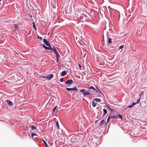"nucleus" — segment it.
Masks as SVG:
<instances>
[{
  "mask_svg": "<svg viewBox=\"0 0 147 147\" xmlns=\"http://www.w3.org/2000/svg\"><path fill=\"white\" fill-rule=\"evenodd\" d=\"M54 49L52 51H54V52L55 53V54L56 55V57L57 58V61H58V58L60 57V56L59 55L58 53V52H57V51H56L55 48L54 47H53Z\"/></svg>",
  "mask_w": 147,
  "mask_h": 147,
  "instance_id": "nucleus-1",
  "label": "nucleus"
},
{
  "mask_svg": "<svg viewBox=\"0 0 147 147\" xmlns=\"http://www.w3.org/2000/svg\"><path fill=\"white\" fill-rule=\"evenodd\" d=\"M142 94H139V95L140 96V98H139L138 99H137V102H136L135 103H133V105H129V106H128L127 107L128 108H131L132 107H133L134 105H135L136 104H137V103H139V102L140 101V97H141V96L142 95Z\"/></svg>",
  "mask_w": 147,
  "mask_h": 147,
  "instance_id": "nucleus-2",
  "label": "nucleus"
},
{
  "mask_svg": "<svg viewBox=\"0 0 147 147\" xmlns=\"http://www.w3.org/2000/svg\"><path fill=\"white\" fill-rule=\"evenodd\" d=\"M42 77L46 78L48 80H50L53 77V74H49L46 76H43Z\"/></svg>",
  "mask_w": 147,
  "mask_h": 147,
  "instance_id": "nucleus-3",
  "label": "nucleus"
},
{
  "mask_svg": "<svg viewBox=\"0 0 147 147\" xmlns=\"http://www.w3.org/2000/svg\"><path fill=\"white\" fill-rule=\"evenodd\" d=\"M66 90H67L68 91H71V90H74V91H78L79 90H78V89L77 88V87H75L74 88H66Z\"/></svg>",
  "mask_w": 147,
  "mask_h": 147,
  "instance_id": "nucleus-4",
  "label": "nucleus"
},
{
  "mask_svg": "<svg viewBox=\"0 0 147 147\" xmlns=\"http://www.w3.org/2000/svg\"><path fill=\"white\" fill-rule=\"evenodd\" d=\"M66 84H68L69 85L71 84L73 82V81L71 80H67L65 82Z\"/></svg>",
  "mask_w": 147,
  "mask_h": 147,
  "instance_id": "nucleus-5",
  "label": "nucleus"
},
{
  "mask_svg": "<svg viewBox=\"0 0 147 147\" xmlns=\"http://www.w3.org/2000/svg\"><path fill=\"white\" fill-rule=\"evenodd\" d=\"M43 42L45 43V44L47 45L48 46V45H49V43L47 39L46 38H44L43 40Z\"/></svg>",
  "mask_w": 147,
  "mask_h": 147,
  "instance_id": "nucleus-6",
  "label": "nucleus"
},
{
  "mask_svg": "<svg viewBox=\"0 0 147 147\" xmlns=\"http://www.w3.org/2000/svg\"><path fill=\"white\" fill-rule=\"evenodd\" d=\"M6 102L10 106H11L13 104L12 102L11 101H9V100H6Z\"/></svg>",
  "mask_w": 147,
  "mask_h": 147,
  "instance_id": "nucleus-7",
  "label": "nucleus"
},
{
  "mask_svg": "<svg viewBox=\"0 0 147 147\" xmlns=\"http://www.w3.org/2000/svg\"><path fill=\"white\" fill-rule=\"evenodd\" d=\"M89 89L92 90H93V92H97V90L93 86H91L89 88Z\"/></svg>",
  "mask_w": 147,
  "mask_h": 147,
  "instance_id": "nucleus-8",
  "label": "nucleus"
},
{
  "mask_svg": "<svg viewBox=\"0 0 147 147\" xmlns=\"http://www.w3.org/2000/svg\"><path fill=\"white\" fill-rule=\"evenodd\" d=\"M67 74V72L66 71H63L61 72V76H65Z\"/></svg>",
  "mask_w": 147,
  "mask_h": 147,
  "instance_id": "nucleus-9",
  "label": "nucleus"
},
{
  "mask_svg": "<svg viewBox=\"0 0 147 147\" xmlns=\"http://www.w3.org/2000/svg\"><path fill=\"white\" fill-rule=\"evenodd\" d=\"M93 100L95 101L100 102L101 101V99L99 98H95L93 99Z\"/></svg>",
  "mask_w": 147,
  "mask_h": 147,
  "instance_id": "nucleus-10",
  "label": "nucleus"
},
{
  "mask_svg": "<svg viewBox=\"0 0 147 147\" xmlns=\"http://www.w3.org/2000/svg\"><path fill=\"white\" fill-rule=\"evenodd\" d=\"M55 125L57 127V128L58 129H59V127L58 123V121H57L55 124Z\"/></svg>",
  "mask_w": 147,
  "mask_h": 147,
  "instance_id": "nucleus-11",
  "label": "nucleus"
},
{
  "mask_svg": "<svg viewBox=\"0 0 147 147\" xmlns=\"http://www.w3.org/2000/svg\"><path fill=\"white\" fill-rule=\"evenodd\" d=\"M48 46V49H51V50L52 51L54 49V48H53H53H52L51 47V45L50 44H49V45H48V46Z\"/></svg>",
  "mask_w": 147,
  "mask_h": 147,
  "instance_id": "nucleus-12",
  "label": "nucleus"
},
{
  "mask_svg": "<svg viewBox=\"0 0 147 147\" xmlns=\"http://www.w3.org/2000/svg\"><path fill=\"white\" fill-rule=\"evenodd\" d=\"M30 127H31V129L32 130L36 129V127H34V125H32Z\"/></svg>",
  "mask_w": 147,
  "mask_h": 147,
  "instance_id": "nucleus-13",
  "label": "nucleus"
},
{
  "mask_svg": "<svg viewBox=\"0 0 147 147\" xmlns=\"http://www.w3.org/2000/svg\"><path fill=\"white\" fill-rule=\"evenodd\" d=\"M83 95L85 96L87 95L90 94L89 92H83Z\"/></svg>",
  "mask_w": 147,
  "mask_h": 147,
  "instance_id": "nucleus-14",
  "label": "nucleus"
},
{
  "mask_svg": "<svg viewBox=\"0 0 147 147\" xmlns=\"http://www.w3.org/2000/svg\"><path fill=\"white\" fill-rule=\"evenodd\" d=\"M14 27L15 28H16V30H18V25H16V24H14Z\"/></svg>",
  "mask_w": 147,
  "mask_h": 147,
  "instance_id": "nucleus-15",
  "label": "nucleus"
},
{
  "mask_svg": "<svg viewBox=\"0 0 147 147\" xmlns=\"http://www.w3.org/2000/svg\"><path fill=\"white\" fill-rule=\"evenodd\" d=\"M42 141L45 144V147H47V146H48L47 144V143L46 142H45V140H42Z\"/></svg>",
  "mask_w": 147,
  "mask_h": 147,
  "instance_id": "nucleus-16",
  "label": "nucleus"
},
{
  "mask_svg": "<svg viewBox=\"0 0 147 147\" xmlns=\"http://www.w3.org/2000/svg\"><path fill=\"white\" fill-rule=\"evenodd\" d=\"M108 43H111L112 42L111 40L112 39L110 38L109 37H108Z\"/></svg>",
  "mask_w": 147,
  "mask_h": 147,
  "instance_id": "nucleus-17",
  "label": "nucleus"
},
{
  "mask_svg": "<svg viewBox=\"0 0 147 147\" xmlns=\"http://www.w3.org/2000/svg\"><path fill=\"white\" fill-rule=\"evenodd\" d=\"M92 106L93 107H96V103L94 102V101H93L92 102Z\"/></svg>",
  "mask_w": 147,
  "mask_h": 147,
  "instance_id": "nucleus-18",
  "label": "nucleus"
},
{
  "mask_svg": "<svg viewBox=\"0 0 147 147\" xmlns=\"http://www.w3.org/2000/svg\"><path fill=\"white\" fill-rule=\"evenodd\" d=\"M104 122H105L104 121V120H102L101 121V122H100V126L102 125L104 123Z\"/></svg>",
  "mask_w": 147,
  "mask_h": 147,
  "instance_id": "nucleus-19",
  "label": "nucleus"
},
{
  "mask_svg": "<svg viewBox=\"0 0 147 147\" xmlns=\"http://www.w3.org/2000/svg\"><path fill=\"white\" fill-rule=\"evenodd\" d=\"M110 116L111 117H110L111 119L114 118V119H116L117 118V116Z\"/></svg>",
  "mask_w": 147,
  "mask_h": 147,
  "instance_id": "nucleus-20",
  "label": "nucleus"
},
{
  "mask_svg": "<svg viewBox=\"0 0 147 147\" xmlns=\"http://www.w3.org/2000/svg\"><path fill=\"white\" fill-rule=\"evenodd\" d=\"M103 111H104V115H105L107 113V110L105 109H103Z\"/></svg>",
  "mask_w": 147,
  "mask_h": 147,
  "instance_id": "nucleus-21",
  "label": "nucleus"
},
{
  "mask_svg": "<svg viewBox=\"0 0 147 147\" xmlns=\"http://www.w3.org/2000/svg\"><path fill=\"white\" fill-rule=\"evenodd\" d=\"M42 47L43 48H45V49H48V48L45 45H44V44H43V45H42Z\"/></svg>",
  "mask_w": 147,
  "mask_h": 147,
  "instance_id": "nucleus-22",
  "label": "nucleus"
},
{
  "mask_svg": "<svg viewBox=\"0 0 147 147\" xmlns=\"http://www.w3.org/2000/svg\"><path fill=\"white\" fill-rule=\"evenodd\" d=\"M111 117L110 116H109L108 117L107 119V123L106 124H107L108 123L109 120L111 119V118H110Z\"/></svg>",
  "mask_w": 147,
  "mask_h": 147,
  "instance_id": "nucleus-23",
  "label": "nucleus"
},
{
  "mask_svg": "<svg viewBox=\"0 0 147 147\" xmlns=\"http://www.w3.org/2000/svg\"><path fill=\"white\" fill-rule=\"evenodd\" d=\"M141 3L144 4L145 3V0H141Z\"/></svg>",
  "mask_w": 147,
  "mask_h": 147,
  "instance_id": "nucleus-24",
  "label": "nucleus"
},
{
  "mask_svg": "<svg viewBox=\"0 0 147 147\" xmlns=\"http://www.w3.org/2000/svg\"><path fill=\"white\" fill-rule=\"evenodd\" d=\"M33 27L36 30V27L35 26L34 22L33 23Z\"/></svg>",
  "mask_w": 147,
  "mask_h": 147,
  "instance_id": "nucleus-25",
  "label": "nucleus"
},
{
  "mask_svg": "<svg viewBox=\"0 0 147 147\" xmlns=\"http://www.w3.org/2000/svg\"><path fill=\"white\" fill-rule=\"evenodd\" d=\"M117 117H119L120 118H121V119H122V116L120 114L118 115L117 116Z\"/></svg>",
  "mask_w": 147,
  "mask_h": 147,
  "instance_id": "nucleus-26",
  "label": "nucleus"
},
{
  "mask_svg": "<svg viewBox=\"0 0 147 147\" xmlns=\"http://www.w3.org/2000/svg\"><path fill=\"white\" fill-rule=\"evenodd\" d=\"M36 136V135L35 134H34V133H32V134H31V136H32V138H33V136Z\"/></svg>",
  "mask_w": 147,
  "mask_h": 147,
  "instance_id": "nucleus-27",
  "label": "nucleus"
},
{
  "mask_svg": "<svg viewBox=\"0 0 147 147\" xmlns=\"http://www.w3.org/2000/svg\"><path fill=\"white\" fill-rule=\"evenodd\" d=\"M38 38L40 39V40H42V38L41 37H40L38 35H37Z\"/></svg>",
  "mask_w": 147,
  "mask_h": 147,
  "instance_id": "nucleus-28",
  "label": "nucleus"
},
{
  "mask_svg": "<svg viewBox=\"0 0 147 147\" xmlns=\"http://www.w3.org/2000/svg\"><path fill=\"white\" fill-rule=\"evenodd\" d=\"M123 47H124V45H121L119 47V49H122Z\"/></svg>",
  "mask_w": 147,
  "mask_h": 147,
  "instance_id": "nucleus-29",
  "label": "nucleus"
},
{
  "mask_svg": "<svg viewBox=\"0 0 147 147\" xmlns=\"http://www.w3.org/2000/svg\"><path fill=\"white\" fill-rule=\"evenodd\" d=\"M56 107H55L53 109V112L55 111L56 110Z\"/></svg>",
  "mask_w": 147,
  "mask_h": 147,
  "instance_id": "nucleus-30",
  "label": "nucleus"
},
{
  "mask_svg": "<svg viewBox=\"0 0 147 147\" xmlns=\"http://www.w3.org/2000/svg\"><path fill=\"white\" fill-rule=\"evenodd\" d=\"M86 90H84V89H81L80 90V92H83V91H85Z\"/></svg>",
  "mask_w": 147,
  "mask_h": 147,
  "instance_id": "nucleus-31",
  "label": "nucleus"
},
{
  "mask_svg": "<svg viewBox=\"0 0 147 147\" xmlns=\"http://www.w3.org/2000/svg\"><path fill=\"white\" fill-rule=\"evenodd\" d=\"M78 65H79V69L81 70V65H80L79 64H78Z\"/></svg>",
  "mask_w": 147,
  "mask_h": 147,
  "instance_id": "nucleus-32",
  "label": "nucleus"
},
{
  "mask_svg": "<svg viewBox=\"0 0 147 147\" xmlns=\"http://www.w3.org/2000/svg\"><path fill=\"white\" fill-rule=\"evenodd\" d=\"M60 82H63V79H60Z\"/></svg>",
  "mask_w": 147,
  "mask_h": 147,
  "instance_id": "nucleus-33",
  "label": "nucleus"
},
{
  "mask_svg": "<svg viewBox=\"0 0 147 147\" xmlns=\"http://www.w3.org/2000/svg\"><path fill=\"white\" fill-rule=\"evenodd\" d=\"M107 106V107L108 108H109V109H111V108H110L108 106Z\"/></svg>",
  "mask_w": 147,
  "mask_h": 147,
  "instance_id": "nucleus-34",
  "label": "nucleus"
},
{
  "mask_svg": "<svg viewBox=\"0 0 147 147\" xmlns=\"http://www.w3.org/2000/svg\"><path fill=\"white\" fill-rule=\"evenodd\" d=\"M110 109L111 110V112H112L113 111V110L111 108Z\"/></svg>",
  "mask_w": 147,
  "mask_h": 147,
  "instance_id": "nucleus-35",
  "label": "nucleus"
},
{
  "mask_svg": "<svg viewBox=\"0 0 147 147\" xmlns=\"http://www.w3.org/2000/svg\"><path fill=\"white\" fill-rule=\"evenodd\" d=\"M110 109L111 110V112H112L113 111V110L111 108Z\"/></svg>",
  "mask_w": 147,
  "mask_h": 147,
  "instance_id": "nucleus-36",
  "label": "nucleus"
},
{
  "mask_svg": "<svg viewBox=\"0 0 147 147\" xmlns=\"http://www.w3.org/2000/svg\"><path fill=\"white\" fill-rule=\"evenodd\" d=\"M98 91L99 92H101L100 91V90L99 89H98Z\"/></svg>",
  "mask_w": 147,
  "mask_h": 147,
  "instance_id": "nucleus-37",
  "label": "nucleus"
},
{
  "mask_svg": "<svg viewBox=\"0 0 147 147\" xmlns=\"http://www.w3.org/2000/svg\"><path fill=\"white\" fill-rule=\"evenodd\" d=\"M56 116L57 117V115H56Z\"/></svg>",
  "mask_w": 147,
  "mask_h": 147,
  "instance_id": "nucleus-38",
  "label": "nucleus"
},
{
  "mask_svg": "<svg viewBox=\"0 0 147 147\" xmlns=\"http://www.w3.org/2000/svg\"><path fill=\"white\" fill-rule=\"evenodd\" d=\"M88 91H91V90H88Z\"/></svg>",
  "mask_w": 147,
  "mask_h": 147,
  "instance_id": "nucleus-39",
  "label": "nucleus"
},
{
  "mask_svg": "<svg viewBox=\"0 0 147 147\" xmlns=\"http://www.w3.org/2000/svg\"><path fill=\"white\" fill-rule=\"evenodd\" d=\"M1 1V0H0V2Z\"/></svg>",
  "mask_w": 147,
  "mask_h": 147,
  "instance_id": "nucleus-40",
  "label": "nucleus"
}]
</instances>
